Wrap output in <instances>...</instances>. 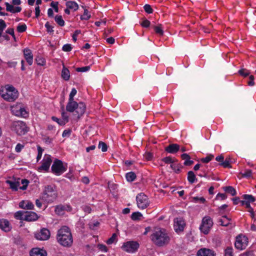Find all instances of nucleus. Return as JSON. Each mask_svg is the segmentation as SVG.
<instances>
[{
  "label": "nucleus",
  "mask_w": 256,
  "mask_h": 256,
  "mask_svg": "<svg viewBox=\"0 0 256 256\" xmlns=\"http://www.w3.org/2000/svg\"><path fill=\"white\" fill-rule=\"evenodd\" d=\"M58 242L62 246L70 247L73 242V239L70 230L66 226H62L56 234Z\"/></svg>",
  "instance_id": "obj_1"
},
{
  "label": "nucleus",
  "mask_w": 256,
  "mask_h": 256,
  "mask_svg": "<svg viewBox=\"0 0 256 256\" xmlns=\"http://www.w3.org/2000/svg\"><path fill=\"white\" fill-rule=\"evenodd\" d=\"M152 242L158 246L167 245L170 240V238L164 228H159L156 230L150 236Z\"/></svg>",
  "instance_id": "obj_2"
},
{
  "label": "nucleus",
  "mask_w": 256,
  "mask_h": 256,
  "mask_svg": "<svg viewBox=\"0 0 256 256\" xmlns=\"http://www.w3.org/2000/svg\"><path fill=\"white\" fill-rule=\"evenodd\" d=\"M58 197L56 186L54 184L47 185L45 186L42 196V200L47 203H52Z\"/></svg>",
  "instance_id": "obj_3"
},
{
  "label": "nucleus",
  "mask_w": 256,
  "mask_h": 256,
  "mask_svg": "<svg viewBox=\"0 0 256 256\" xmlns=\"http://www.w3.org/2000/svg\"><path fill=\"white\" fill-rule=\"evenodd\" d=\"M0 95L6 101H14L18 96V91L12 86L6 85L0 90Z\"/></svg>",
  "instance_id": "obj_4"
},
{
  "label": "nucleus",
  "mask_w": 256,
  "mask_h": 256,
  "mask_svg": "<svg viewBox=\"0 0 256 256\" xmlns=\"http://www.w3.org/2000/svg\"><path fill=\"white\" fill-rule=\"evenodd\" d=\"M12 114L20 118H26L29 116V112L26 107L22 103H16L10 108Z\"/></svg>",
  "instance_id": "obj_5"
},
{
  "label": "nucleus",
  "mask_w": 256,
  "mask_h": 256,
  "mask_svg": "<svg viewBox=\"0 0 256 256\" xmlns=\"http://www.w3.org/2000/svg\"><path fill=\"white\" fill-rule=\"evenodd\" d=\"M67 168V163L63 162L62 160L56 158L52 166L51 172L56 176H58L66 172Z\"/></svg>",
  "instance_id": "obj_6"
},
{
  "label": "nucleus",
  "mask_w": 256,
  "mask_h": 256,
  "mask_svg": "<svg viewBox=\"0 0 256 256\" xmlns=\"http://www.w3.org/2000/svg\"><path fill=\"white\" fill-rule=\"evenodd\" d=\"M12 130L14 132L18 135L25 134L29 130V128L26 123L21 120L14 121L11 126Z\"/></svg>",
  "instance_id": "obj_7"
},
{
  "label": "nucleus",
  "mask_w": 256,
  "mask_h": 256,
  "mask_svg": "<svg viewBox=\"0 0 256 256\" xmlns=\"http://www.w3.org/2000/svg\"><path fill=\"white\" fill-rule=\"evenodd\" d=\"M212 219L209 216H205L202 220L200 226V232L204 234H208L213 226Z\"/></svg>",
  "instance_id": "obj_8"
},
{
  "label": "nucleus",
  "mask_w": 256,
  "mask_h": 256,
  "mask_svg": "<svg viewBox=\"0 0 256 256\" xmlns=\"http://www.w3.org/2000/svg\"><path fill=\"white\" fill-rule=\"evenodd\" d=\"M136 200L137 206L140 209L144 210L150 204L149 198L143 192H140L137 195Z\"/></svg>",
  "instance_id": "obj_9"
},
{
  "label": "nucleus",
  "mask_w": 256,
  "mask_h": 256,
  "mask_svg": "<svg viewBox=\"0 0 256 256\" xmlns=\"http://www.w3.org/2000/svg\"><path fill=\"white\" fill-rule=\"evenodd\" d=\"M52 162V156L45 154L41 162V166L38 168V170L40 172H48Z\"/></svg>",
  "instance_id": "obj_10"
},
{
  "label": "nucleus",
  "mask_w": 256,
  "mask_h": 256,
  "mask_svg": "<svg viewBox=\"0 0 256 256\" xmlns=\"http://www.w3.org/2000/svg\"><path fill=\"white\" fill-rule=\"evenodd\" d=\"M139 244L135 241H128L123 243L121 248L128 252L134 253L136 252L139 248Z\"/></svg>",
  "instance_id": "obj_11"
},
{
  "label": "nucleus",
  "mask_w": 256,
  "mask_h": 256,
  "mask_svg": "<svg viewBox=\"0 0 256 256\" xmlns=\"http://www.w3.org/2000/svg\"><path fill=\"white\" fill-rule=\"evenodd\" d=\"M248 238L246 236L242 234H239L236 237L234 246L236 249L242 250L248 246Z\"/></svg>",
  "instance_id": "obj_12"
},
{
  "label": "nucleus",
  "mask_w": 256,
  "mask_h": 256,
  "mask_svg": "<svg viewBox=\"0 0 256 256\" xmlns=\"http://www.w3.org/2000/svg\"><path fill=\"white\" fill-rule=\"evenodd\" d=\"M174 228L175 232L180 234L182 232L186 226V223L183 218H176L174 220Z\"/></svg>",
  "instance_id": "obj_13"
},
{
  "label": "nucleus",
  "mask_w": 256,
  "mask_h": 256,
  "mask_svg": "<svg viewBox=\"0 0 256 256\" xmlns=\"http://www.w3.org/2000/svg\"><path fill=\"white\" fill-rule=\"evenodd\" d=\"M34 237L38 240H46L50 238V232L48 229L43 228L40 232L35 234Z\"/></svg>",
  "instance_id": "obj_14"
},
{
  "label": "nucleus",
  "mask_w": 256,
  "mask_h": 256,
  "mask_svg": "<svg viewBox=\"0 0 256 256\" xmlns=\"http://www.w3.org/2000/svg\"><path fill=\"white\" fill-rule=\"evenodd\" d=\"M23 54L27 63L30 66L32 65L33 63V54L32 51L28 48H26L23 50Z\"/></svg>",
  "instance_id": "obj_15"
},
{
  "label": "nucleus",
  "mask_w": 256,
  "mask_h": 256,
  "mask_svg": "<svg viewBox=\"0 0 256 256\" xmlns=\"http://www.w3.org/2000/svg\"><path fill=\"white\" fill-rule=\"evenodd\" d=\"M197 256H216V253L212 250L208 248H201L197 252Z\"/></svg>",
  "instance_id": "obj_16"
},
{
  "label": "nucleus",
  "mask_w": 256,
  "mask_h": 256,
  "mask_svg": "<svg viewBox=\"0 0 256 256\" xmlns=\"http://www.w3.org/2000/svg\"><path fill=\"white\" fill-rule=\"evenodd\" d=\"M30 256H47V252L44 248H32L30 252Z\"/></svg>",
  "instance_id": "obj_17"
},
{
  "label": "nucleus",
  "mask_w": 256,
  "mask_h": 256,
  "mask_svg": "<svg viewBox=\"0 0 256 256\" xmlns=\"http://www.w3.org/2000/svg\"><path fill=\"white\" fill-rule=\"evenodd\" d=\"M39 216L34 212H24V220L28 222L35 221Z\"/></svg>",
  "instance_id": "obj_18"
},
{
  "label": "nucleus",
  "mask_w": 256,
  "mask_h": 256,
  "mask_svg": "<svg viewBox=\"0 0 256 256\" xmlns=\"http://www.w3.org/2000/svg\"><path fill=\"white\" fill-rule=\"evenodd\" d=\"M180 150V146L177 144H170L164 148L166 152L170 154H176Z\"/></svg>",
  "instance_id": "obj_19"
},
{
  "label": "nucleus",
  "mask_w": 256,
  "mask_h": 256,
  "mask_svg": "<svg viewBox=\"0 0 256 256\" xmlns=\"http://www.w3.org/2000/svg\"><path fill=\"white\" fill-rule=\"evenodd\" d=\"M6 10L12 14L18 13L21 12L22 8L20 6H14V4H10L8 2H5Z\"/></svg>",
  "instance_id": "obj_20"
},
{
  "label": "nucleus",
  "mask_w": 256,
  "mask_h": 256,
  "mask_svg": "<svg viewBox=\"0 0 256 256\" xmlns=\"http://www.w3.org/2000/svg\"><path fill=\"white\" fill-rule=\"evenodd\" d=\"M19 207L25 210H34V205L30 200H22L19 203Z\"/></svg>",
  "instance_id": "obj_21"
},
{
  "label": "nucleus",
  "mask_w": 256,
  "mask_h": 256,
  "mask_svg": "<svg viewBox=\"0 0 256 256\" xmlns=\"http://www.w3.org/2000/svg\"><path fill=\"white\" fill-rule=\"evenodd\" d=\"M0 228L6 232H10L11 230V226L9 222L6 219H0Z\"/></svg>",
  "instance_id": "obj_22"
},
{
  "label": "nucleus",
  "mask_w": 256,
  "mask_h": 256,
  "mask_svg": "<svg viewBox=\"0 0 256 256\" xmlns=\"http://www.w3.org/2000/svg\"><path fill=\"white\" fill-rule=\"evenodd\" d=\"M78 106V102H75L74 100H68V102L66 106V110L68 112H74L76 108Z\"/></svg>",
  "instance_id": "obj_23"
},
{
  "label": "nucleus",
  "mask_w": 256,
  "mask_h": 256,
  "mask_svg": "<svg viewBox=\"0 0 256 256\" xmlns=\"http://www.w3.org/2000/svg\"><path fill=\"white\" fill-rule=\"evenodd\" d=\"M86 109V104L84 102H80L78 103V106H76L75 110L79 116H82L85 112Z\"/></svg>",
  "instance_id": "obj_24"
},
{
  "label": "nucleus",
  "mask_w": 256,
  "mask_h": 256,
  "mask_svg": "<svg viewBox=\"0 0 256 256\" xmlns=\"http://www.w3.org/2000/svg\"><path fill=\"white\" fill-rule=\"evenodd\" d=\"M181 158L182 160H184V165L186 166H190L194 164V161L190 160V156L187 154H183L181 155Z\"/></svg>",
  "instance_id": "obj_25"
},
{
  "label": "nucleus",
  "mask_w": 256,
  "mask_h": 256,
  "mask_svg": "<svg viewBox=\"0 0 256 256\" xmlns=\"http://www.w3.org/2000/svg\"><path fill=\"white\" fill-rule=\"evenodd\" d=\"M66 8L72 11H76L79 8L78 4L74 1H68L66 4Z\"/></svg>",
  "instance_id": "obj_26"
},
{
  "label": "nucleus",
  "mask_w": 256,
  "mask_h": 256,
  "mask_svg": "<svg viewBox=\"0 0 256 256\" xmlns=\"http://www.w3.org/2000/svg\"><path fill=\"white\" fill-rule=\"evenodd\" d=\"M231 219L228 218L226 216H222V218L218 220V222L220 225L226 226L230 224Z\"/></svg>",
  "instance_id": "obj_27"
},
{
  "label": "nucleus",
  "mask_w": 256,
  "mask_h": 256,
  "mask_svg": "<svg viewBox=\"0 0 256 256\" xmlns=\"http://www.w3.org/2000/svg\"><path fill=\"white\" fill-rule=\"evenodd\" d=\"M170 168L174 170L176 174H179L181 172L182 170L184 168L182 165L180 163H176L174 162L173 164H170Z\"/></svg>",
  "instance_id": "obj_28"
},
{
  "label": "nucleus",
  "mask_w": 256,
  "mask_h": 256,
  "mask_svg": "<svg viewBox=\"0 0 256 256\" xmlns=\"http://www.w3.org/2000/svg\"><path fill=\"white\" fill-rule=\"evenodd\" d=\"M66 211L64 205L59 204L55 206L54 212L55 213L59 216L64 215Z\"/></svg>",
  "instance_id": "obj_29"
},
{
  "label": "nucleus",
  "mask_w": 256,
  "mask_h": 256,
  "mask_svg": "<svg viewBox=\"0 0 256 256\" xmlns=\"http://www.w3.org/2000/svg\"><path fill=\"white\" fill-rule=\"evenodd\" d=\"M222 188L226 192L230 194L232 196L236 194V190L232 186H223Z\"/></svg>",
  "instance_id": "obj_30"
},
{
  "label": "nucleus",
  "mask_w": 256,
  "mask_h": 256,
  "mask_svg": "<svg viewBox=\"0 0 256 256\" xmlns=\"http://www.w3.org/2000/svg\"><path fill=\"white\" fill-rule=\"evenodd\" d=\"M62 78L66 81L68 80L70 78L69 70L64 66L62 71Z\"/></svg>",
  "instance_id": "obj_31"
},
{
  "label": "nucleus",
  "mask_w": 256,
  "mask_h": 256,
  "mask_svg": "<svg viewBox=\"0 0 256 256\" xmlns=\"http://www.w3.org/2000/svg\"><path fill=\"white\" fill-rule=\"evenodd\" d=\"M188 180L190 184H193L197 180V178L192 171H189L188 172Z\"/></svg>",
  "instance_id": "obj_32"
},
{
  "label": "nucleus",
  "mask_w": 256,
  "mask_h": 256,
  "mask_svg": "<svg viewBox=\"0 0 256 256\" xmlns=\"http://www.w3.org/2000/svg\"><path fill=\"white\" fill-rule=\"evenodd\" d=\"M154 29L156 34L160 36H162L164 34L162 24H159L158 26H154Z\"/></svg>",
  "instance_id": "obj_33"
},
{
  "label": "nucleus",
  "mask_w": 256,
  "mask_h": 256,
  "mask_svg": "<svg viewBox=\"0 0 256 256\" xmlns=\"http://www.w3.org/2000/svg\"><path fill=\"white\" fill-rule=\"evenodd\" d=\"M136 178V176L134 172H130L126 174V178L127 181L132 182L134 181Z\"/></svg>",
  "instance_id": "obj_34"
},
{
  "label": "nucleus",
  "mask_w": 256,
  "mask_h": 256,
  "mask_svg": "<svg viewBox=\"0 0 256 256\" xmlns=\"http://www.w3.org/2000/svg\"><path fill=\"white\" fill-rule=\"evenodd\" d=\"M6 182L9 184L10 188L14 190H18V187L20 186V182H13L8 180Z\"/></svg>",
  "instance_id": "obj_35"
},
{
  "label": "nucleus",
  "mask_w": 256,
  "mask_h": 256,
  "mask_svg": "<svg viewBox=\"0 0 256 256\" xmlns=\"http://www.w3.org/2000/svg\"><path fill=\"white\" fill-rule=\"evenodd\" d=\"M162 160L166 164H172L175 162H177V160L174 158H172V156H168L164 158Z\"/></svg>",
  "instance_id": "obj_36"
},
{
  "label": "nucleus",
  "mask_w": 256,
  "mask_h": 256,
  "mask_svg": "<svg viewBox=\"0 0 256 256\" xmlns=\"http://www.w3.org/2000/svg\"><path fill=\"white\" fill-rule=\"evenodd\" d=\"M234 250L232 246H228L224 250V256H234Z\"/></svg>",
  "instance_id": "obj_37"
},
{
  "label": "nucleus",
  "mask_w": 256,
  "mask_h": 256,
  "mask_svg": "<svg viewBox=\"0 0 256 256\" xmlns=\"http://www.w3.org/2000/svg\"><path fill=\"white\" fill-rule=\"evenodd\" d=\"M54 20L57 23L58 25L60 26H64L65 22L63 20L62 16L56 15L54 18Z\"/></svg>",
  "instance_id": "obj_38"
},
{
  "label": "nucleus",
  "mask_w": 256,
  "mask_h": 256,
  "mask_svg": "<svg viewBox=\"0 0 256 256\" xmlns=\"http://www.w3.org/2000/svg\"><path fill=\"white\" fill-rule=\"evenodd\" d=\"M242 198L246 200V202L250 203L256 201L255 198L251 194H244L242 196Z\"/></svg>",
  "instance_id": "obj_39"
},
{
  "label": "nucleus",
  "mask_w": 256,
  "mask_h": 256,
  "mask_svg": "<svg viewBox=\"0 0 256 256\" xmlns=\"http://www.w3.org/2000/svg\"><path fill=\"white\" fill-rule=\"evenodd\" d=\"M36 61L38 65L44 66L46 64V59L42 56H37L36 58Z\"/></svg>",
  "instance_id": "obj_40"
},
{
  "label": "nucleus",
  "mask_w": 256,
  "mask_h": 256,
  "mask_svg": "<svg viewBox=\"0 0 256 256\" xmlns=\"http://www.w3.org/2000/svg\"><path fill=\"white\" fill-rule=\"evenodd\" d=\"M238 73L240 76L246 78L248 76L250 72V71L248 70L246 68H242L238 71Z\"/></svg>",
  "instance_id": "obj_41"
},
{
  "label": "nucleus",
  "mask_w": 256,
  "mask_h": 256,
  "mask_svg": "<svg viewBox=\"0 0 256 256\" xmlns=\"http://www.w3.org/2000/svg\"><path fill=\"white\" fill-rule=\"evenodd\" d=\"M142 216V214L140 212H134L131 215V218L134 220H140Z\"/></svg>",
  "instance_id": "obj_42"
},
{
  "label": "nucleus",
  "mask_w": 256,
  "mask_h": 256,
  "mask_svg": "<svg viewBox=\"0 0 256 256\" xmlns=\"http://www.w3.org/2000/svg\"><path fill=\"white\" fill-rule=\"evenodd\" d=\"M243 178H250L252 176V171L251 170H246L243 172H240Z\"/></svg>",
  "instance_id": "obj_43"
},
{
  "label": "nucleus",
  "mask_w": 256,
  "mask_h": 256,
  "mask_svg": "<svg viewBox=\"0 0 256 256\" xmlns=\"http://www.w3.org/2000/svg\"><path fill=\"white\" fill-rule=\"evenodd\" d=\"M90 18V14L87 9L84 10V12L82 15L80 16L81 20H88Z\"/></svg>",
  "instance_id": "obj_44"
},
{
  "label": "nucleus",
  "mask_w": 256,
  "mask_h": 256,
  "mask_svg": "<svg viewBox=\"0 0 256 256\" xmlns=\"http://www.w3.org/2000/svg\"><path fill=\"white\" fill-rule=\"evenodd\" d=\"M117 240V235L114 233L112 234V236L108 238L106 242L108 244H111L116 242Z\"/></svg>",
  "instance_id": "obj_45"
},
{
  "label": "nucleus",
  "mask_w": 256,
  "mask_h": 256,
  "mask_svg": "<svg viewBox=\"0 0 256 256\" xmlns=\"http://www.w3.org/2000/svg\"><path fill=\"white\" fill-rule=\"evenodd\" d=\"M214 158V156L212 154L208 155L205 158L200 159V161L203 163H208Z\"/></svg>",
  "instance_id": "obj_46"
},
{
  "label": "nucleus",
  "mask_w": 256,
  "mask_h": 256,
  "mask_svg": "<svg viewBox=\"0 0 256 256\" xmlns=\"http://www.w3.org/2000/svg\"><path fill=\"white\" fill-rule=\"evenodd\" d=\"M26 25L25 24H19L16 30L20 33L24 32L26 30Z\"/></svg>",
  "instance_id": "obj_47"
},
{
  "label": "nucleus",
  "mask_w": 256,
  "mask_h": 256,
  "mask_svg": "<svg viewBox=\"0 0 256 256\" xmlns=\"http://www.w3.org/2000/svg\"><path fill=\"white\" fill-rule=\"evenodd\" d=\"M24 212L18 211L14 214V218L18 220H24Z\"/></svg>",
  "instance_id": "obj_48"
},
{
  "label": "nucleus",
  "mask_w": 256,
  "mask_h": 256,
  "mask_svg": "<svg viewBox=\"0 0 256 256\" xmlns=\"http://www.w3.org/2000/svg\"><path fill=\"white\" fill-rule=\"evenodd\" d=\"M6 24L4 20L0 19V38L2 36L4 30L6 28Z\"/></svg>",
  "instance_id": "obj_49"
},
{
  "label": "nucleus",
  "mask_w": 256,
  "mask_h": 256,
  "mask_svg": "<svg viewBox=\"0 0 256 256\" xmlns=\"http://www.w3.org/2000/svg\"><path fill=\"white\" fill-rule=\"evenodd\" d=\"M140 24L143 28H148L150 26V22L148 20L144 18L140 22Z\"/></svg>",
  "instance_id": "obj_50"
},
{
  "label": "nucleus",
  "mask_w": 256,
  "mask_h": 256,
  "mask_svg": "<svg viewBox=\"0 0 256 256\" xmlns=\"http://www.w3.org/2000/svg\"><path fill=\"white\" fill-rule=\"evenodd\" d=\"M98 148H101L102 151V152H106L108 150V146H107L106 144L102 141H100L99 142Z\"/></svg>",
  "instance_id": "obj_51"
},
{
  "label": "nucleus",
  "mask_w": 256,
  "mask_h": 256,
  "mask_svg": "<svg viewBox=\"0 0 256 256\" xmlns=\"http://www.w3.org/2000/svg\"><path fill=\"white\" fill-rule=\"evenodd\" d=\"M227 198V195L226 194L219 192L216 194L215 199L217 200H226Z\"/></svg>",
  "instance_id": "obj_52"
},
{
  "label": "nucleus",
  "mask_w": 256,
  "mask_h": 256,
  "mask_svg": "<svg viewBox=\"0 0 256 256\" xmlns=\"http://www.w3.org/2000/svg\"><path fill=\"white\" fill-rule=\"evenodd\" d=\"M220 165L224 168H230L232 167L229 159L226 158L220 164Z\"/></svg>",
  "instance_id": "obj_53"
},
{
  "label": "nucleus",
  "mask_w": 256,
  "mask_h": 256,
  "mask_svg": "<svg viewBox=\"0 0 256 256\" xmlns=\"http://www.w3.org/2000/svg\"><path fill=\"white\" fill-rule=\"evenodd\" d=\"M144 8L145 12L148 14H150L153 12L154 10L152 8L151 6L148 4H145L144 6Z\"/></svg>",
  "instance_id": "obj_54"
},
{
  "label": "nucleus",
  "mask_w": 256,
  "mask_h": 256,
  "mask_svg": "<svg viewBox=\"0 0 256 256\" xmlns=\"http://www.w3.org/2000/svg\"><path fill=\"white\" fill-rule=\"evenodd\" d=\"M29 183V182L28 180L26 179H23L22 180V186H20V190H26L27 188V186H28V184Z\"/></svg>",
  "instance_id": "obj_55"
},
{
  "label": "nucleus",
  "mask_w": 256,
  "mask_h": 256,
  "mask_svg": "<svg viewBox=\"0 0 256 256\" xmlns=\"http://www.w3.org/2000/svg\"><path fill=\"white\" fill-rule=\"evenodd\" d=\"M90 68V66H86L81 68H77L76 71L78 72H86L89 70Z\"/></svg>",
  "instance_id": "obj_56"
},
{
  "label": "nucleus",
  "mask_w": 256,
  "mask_h": 256,
  "mask_svg": "<svg viewBox=\"0 0 256 256\" xmlns=\"http://www.w3.org/2000/svg\"><path fill=\"white\" fill-rule=\"evenodd\" d=\"M62 121L63 122L64 124H65L66 123L68 122L69 118L68 116L67 115V114L65 112H62Z\"/></svg>",
  "instance_id": "obj_57"
},
{
  "label": "nucleus",
  "mask_w": 256,
  "mask_h": 256,
  "mask_svg": "<svg viewBox=\"0 0 256 256\" xmlns=\"http://www.w3.org/2000/svg\"><path fill=\"white\" fill-rule=\"evenodd\" d=\"M72 47L70 44H64L62 48V50L64 52H68L71 51Z\"/></svg>",
  "instance_id": "obj_58"
},
{
  "label": "nucleus",
  "mask_w": 256,
  "mask_h": 256,
  "mask_svg": "<svg viewBox=\"0 0 256 256\" xmlns=\"http://www.w3.org/2000/svg\"><path fill=\"white\" fill-rule=\"evenodd\" d=\"M45 27L46 28V31L48 32H54V30H53L54 27L50 24L48 22H47L46 23Z\"/></svg>",
  "instance_id": "obj_59"
},
{
  "label": "nucleus",
  "mask_w": 256,
  "mask_h": 256,
  "mask_svg": "<svg viewBox=\"0 0 256 256\" xmlns=\"http://www.w3.org/2000/svg\"><path fill=\"white\" fill-rule=\"evenodd\" d=\"M254 77L253 75H250L249 76V80L248 82V84L250 86H254Z\"/></svg>",
  "instance_id": "obj_60"
},
{
  "label": "nucleus",
  "mask_w": 256,
  "mask_h": 256,
  "mask_svg": "<svg viewBox=\"0 0 256 256\" xmlns=\"http://www.w3.org/2000/svg\"><path fill=\"white\" fill-rule=\"evenodd\" d=\"M77 91L75 88H72L69 95L68 100H74V97L76 94Z\"/></svg>",
  "instance_id": "obj_61"
},
{
  "label": "nucleus",
  "mask_w": 256,
  "mask_h": 256,
  "mask_svg": "<svg viewBox=\"0 0 256 256\" xmlns=\"http://www.w3.org/2000/svg\"><path fill=\"white\" fill-rule=\"evenodd\" d=\"M58 2H52L50 3V6L54 8V11L56 12H58Z\"/></svg>",
  "instance_id": "obj_62"
},
{
  "label": "nucleus",
  "mask_w": 256,
  "mask_h": 256,
  "mask_svg": "<svg viewBox=\"0 0 256 256\" xmlns=\"http://www.w3.org/2000/svg\"><path fill=\"white\" fill-rule=\"evenodd\" d=\"M98 248L99 250L104 252H106L108 250L106 246L103 244H98Z\"/></svg>",
  "instance_id": "obj_63"
},
{
  "label": "nucleus",
  "mask_w": 256,
  "mask_h": 256,
  "mask_svg": "<svg viewBox=\"0 0 256 256\" xmlns=\"http://www.w3.org/2000/svg\"><path fill=\"white\" fill-rule=\"evenodd\" d=\"M144 156L147 161H150L152 160L153 154L150 152H147L145 153Z\"/></svg>",
  "instance_id": "obj_64"
}]
</instances>
